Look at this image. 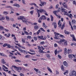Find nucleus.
<instances>
[{"label":"nucleus","instance_id":"a211bd4d","mask_svg":"<svg viewBox=\"0 0 76 76\" xmlns=\"http://www.w3.org/2000/svg\"><path fill=\"white\" fill-rule=\"evenodd\" d=\"M71 23L72 24H75V23H76V20H72Z\"/></svg>","mask_w":76,"mask_h":76},{"label":"nucleus","instance_id":"58836bf2","mask_svg":"<svg viewBox=\"0 0 76 76\" xmlns=\"http://www.w3.org/2000/svg\"><path fill=\"white\" fill-rule=\"evenodd\" d=\"M15 61L16 62H21V61L19 60H15Z\"/></svg>","mask_w":76,"mask_h":76},{"label":"nucleus","instance_id":"f3484780","mask_svg":"<svg viewBox=\"0 0 76 76\" xmlns=\"http://www.w3.org/2000/svg\"><path fill=\"white\" fill-rule=\"evenodd\" d=\"M40 3L41 4H42V6H44V4L45 5V4H46V2H45L41 1Z\"/></svg>","mask_w":76,"mask_h":76},{"label":"nucleus","instance_id":"de8ad7c7","mask_svg":"<svg viewBox=\"0 0 76 76\" xmlns=\"http://www.w3.org/2000/svg\"><path fill=\"white\" fill-rule=\"evenodd\" d=\"M59 37H61V38H64V36H63L62 35H60Z\"/></svg>","mask_w":76,"mask_h":76},{"label":"nucleus","instance_id":"473e14b6","mask_svg":"<svg viewBox=\"0 0 76 76\" xmlns=\"http://www.w3.org/2000/svg\"><path fill=\"white\" fill-rule=\"evenodd\" d=\"M30 57V55H27L25 56V58H29Z\"/></svg>","mask_w":76,"mask_h":76},{"label":"nucleus","instance_id":"cd10ccee","mask_svg":"<svg viewBox=\"0 0 76 76\" xmlns=\"http://www.w3.org/2000/svg\"><path fill=\"white\" fill-rule=\"evenodd\" d=\"M18 50L19 51H20L21 53H23V50H22V49H20V48H18Z\"/></svg>","mask_w":76,"mask_h":76},{"label":"nucleus","instance_id":"393cba45","mask_svg":"<svg viewBox=\"0 0 76 76\" xmlns=\"http://www.w3.org/2000/svg\"><path fill=\"white\" fill-rule=\"evenodd\" d=\"M65 41V40L64 39H61L60 41L59 42H60L61 43V42H63L64 41Z\"/></svg>","mask_w":76,"mask_h":76},{"label":"nucleus","instance_id":"5701e85b","mask_svg":"<svg viewBox=\"0 0 76 76\" xmlns=\"http://www.w3.org/2000/svg\"><path fill=\"white\" fill-rule=\"evenodd\" d=\"M1 63L3 64H5V63H6V62H5L4 60L3 59H1Z\"/></svg>","mask_w":76,"mask_h":76},{"label":"nucleus","instance_id":"dca6fc26","mask_svg":"<svg viewBox=\"0 0 76 76\" xmlns=\"http://www.w3.org/2000/svg\"><path fill=\"white\" fill-rule=\"evenodd\" d=\"M14 67L15 69H17V70H18V72H20L19 70V67H17L15 66H14Z\"/></svg>","mask_w":76,"mask_h":76},{"label":"nucleus","instance_id":"c03bdc74","mask_svg":"<svg viewBox=\"0 0 76 76\" xmlns=\"http://www.w3.org/2000/svg\"><path fill=\"white\" fill-rule=\"evenodd\" d=\"M34 6H35L37 8H39V7L37 6V4H35V3H34Z\"/></svg>","mask_w":76,"mask_h":76},{"label":"nucleus","instance_id":"0eeeda50","mask_svg":"<svg viewBox=\"0 0 76 76\" xmlns=\"http://www.w3.org/2000/svg\"><path fill=\"white\" fill-rule=\"evenodd\" d=\"M70 36L71 37H72L73 40H74V41H76V39L75 38V36H74V34H70Z\"/></svg>","mask_w":76,"mask_h":76},{"label":"nucleus","instance_id":"b1692460","mask_svg":"<svg viewBox=\"0 0 76 76\" xmlns=\"http://www.w3.org/2000/svg\"><path fill=\"white\" fill-rule=\"evenodd\" d=\"M64 33L65 34H66V35H68V34H69V32L68 31H67L66 30L64 31Z\"/></svg>","mask_w":76,"mask_h":76},{"label":"nucleus","instance_id":"aec40b11","mask_svg":"<svg viewBox=\"0 0 76 76\" xmlns=\"http://www.w3.org/2000/svg\"><path fill=\"white\" fill-rule=\"evenodd\" d=\"M39 28V27H38V25H36L34 26V29L35 30H37V29H38Z\"/></svg>","mask_w":76,"mask_h":76},{"label":"nucleus","instance_id":"774afa93","mask_svg":"<svg viewBox=\"0 0 76 76\" xmlns=\"http://www.w3.org/2000/svg\"><path fill=\"white\" fill-rule=\"evenodd\" d=\"M2 73H3V75H4L5 76H7L6 75V73H5V72H2Z\"/></svg>","mask_w":76,"mask_h":76},{"label":"nucleus","instance_id":"9d476101","mask_svg":"<svg viewBox=\"0 0 76 76\" xmlns=\"http://www.w3.org/2000/svg\"><path fill=\"white\" fill-rule=\"evenodd\" d=\"M66 15L68 16L71 19H72V17H73V16H72V14H70L69 15L68 14H66Z\"/></svg>","mask_w":76,"mask_h":76},{"label":"nucleus","instance_id":"052dcab7","mask_svg":"<svg viewBox=\"0 0 76 76\" xmlns=\"http://www.w3.org/2000/svg\"><path fill=\"white\" fill-rule=\"evenodd\" d=\"M38 47V50H41V47L39 46H37Z\"/></svg>","mask_w":76,"mask_h":76},{"label":"nucleus","instance_id":"4c0bfd02","mask_svg":"<svg viewBox=\"0 0 76 76\" xmlns=\"http://www.w3.org/2000/svg\"><path fill=\"white\" fill-rule=\"evenodd\" d=\"M61 69L63 71V70H64V66H63V65H61Z\"/></svg>","mask_w":76,"mask_h":76},{"label":"nucleus","instance_id":"a878e982","mask_svg":"<svg viewBox=\"0 0 76 76\" xmlns=\"http://www.w3.org/2000/svg\"><path fill=\"white\" fill-rule=\"evenodd\" d=\"M37 38H39V39H42V38H43V36H37Z\"/></svg>","mask_w":76,"mask_h":76},{"label":"nucleus","instance_id":"4d7b16f0","mask_svg":"<svg viewBox=\"0 0 76 76\" xmlns=\"http://www.w3.org/2000/svg\"><path fill=\"white\" fill-rule=\"evenodd\" d=\"M27 52V51H26L23 50V53L24 54H26Z\"/></svg>","mask_w":76,"mask_h":76},{"label":"nucleus","instance_id":"79ce46f5","mask_svg":"<svg viewBox=\"0 0 76 76\" xmlns=\"http://www.w3.org/2000/svg\"><path fill=\"white\" fill-rule=\"evenodd\" d=\"M24 32L26 34V35H29V33H28V32H27L26 31H24Z\"/></svg>","mask_w":76,"mask_h":76},{"label":"nucleus","instance_id":"ea45409f","mask_svg":"<svg viewBox=\"0 0 76 76\" xmlns=\"http://www.w3.org/2000/svg\"><path fill=\"white\" fill-rule=\"evenodd\" d=\"M64 44L65 45H67V42L66 41L64 42Z\"/></svg>","mask_w":76,"mask_h":76},{"label":"nucleus","instance_id":"a18cd8bd","mask_svg":"<svg viewBox=\"0 0 76 76\" xmlns=\"http://www.w3.org/2000/svg\"><path fill=\"white\" fill-rule=\"evenodd\" d=\"M37 37H34V40H35V41H37Z\"/></svg>","mask_w":76,"mask_h":76},{"label":"nucleus","instance_id":"72a5a7b5","mask_svg":"<svg viewBox=\"0 0 76 76\" xmlns=\"http://www.w3.org/2000/svg\"><path fill=\"white\" fill-rule=\"evenodd\" d=\"M40 29L42 31H43V32H45V30L43 28H40Z\"/></svg>","mask_w":76,"mask_h":76},{"label":"nucleus","instance_id":"1a4fd4ad","mask_svg":"<svg viewBox=\"0 0 76 76\" xmlns=\"http://www.w3.org/2000/svg\"><path fill=\"white\" fill-rule=\"evenodd\" d=\"M34 70H35V71H36V72L37 73H40V71L38 70V69H36V68H34Z\"/></svg>","mask_w":76,"mask_h":76},{"label":"nucleus","instance_id":"7ed1b4c3","mask_svg":"<svg viewBox=\"0 0 76 76\" xmlns=\"http://www.w3.org/2000/svg\"><path fill=\"white\" fill-rule=\"evenodd\" d=\"M54 34H55V36L54 37L55 39H59V37H58L57 35H59L60 34L58 33H57L56 32H55Z\"/></svg>","mask_w":76,"mask_h":76},{"label":"nucleus","instance_id":"6ab92c4d","mask_svg":"<svg viewBox=\"0 0 76 76\" xmlns=\"http://www.w3.org/2000/svg\"><path fill=\"white\" fill-rule=\"evenodd\" d=\"M57 11H55L53 12V13L55 16H58V15H57Z\"/></svg>","mask_w":76,"mask_h":76},{"label":"nucleus","instance_id":"49530a36","mask_svg":"<svg viewBox=\"0 0 76 76\" xmlns=\"http://www.w3.org/2000/svg\"><path fill=\"white\" fill-rule=\"evenodd\" d=\"M22 2L24 4H26V3H25V1L24 0H22Z\"/></svg>","mask_w":76,"mask_h":76},{"label":"nucleus","instance_id":"f257e3e1","mask_svg":"<svg viewBox=\"0 0 76 76\" xmlns=\"http://www.w3.org/2000/svg\"><path fill=\"white\" fill-rule=\"evenodd\" d=\"M37 13H38V18L40 17V14L39 13H42V12H44V13L46 12V11L42 9H39V10L38 9H37Z\"/></svg>","mask_w":76,"mask_h":76},{"label":"nucleus","instance_id":"0e129e2a","mask_svg":"<svg viewBox=\"0 0 76 76\" xmlns=\"http://www.w3.org/2000/svg\"><path fill=\"white\" fill-rule=\"evenodd\" d=\"M9 57H11V58H12H12H13V56H12V55H9Z\"/></svg>","mask_w":76,"mask_h":76},{"label":"nucleus","instance_id":"4be33fe9","mask_svg":"<svg viewBox=\"0 0 76 76\" xmlns=\"http://www.w3.org/2000/svg\"><path fill=\"white\" fill-rule=\"evenodd\" d=\"M5 7L7 8L12 9V7L9 6H6Z\"/></svg>","mask_w":76,"mask_h":76},{"label":"nucleus","instance_id":"f704fd0d","mask_svg":"<svg viewBox=\"0 0 76 76\" xmlns=\"http://www.w3.org/2000/svg\"><path fill=\"white\" fill-rule=\"evenodd\" d=\"M34 12V10H31L30 12V13L31 14V15H33Z\"/></svg>","mask_w":76,"mask_h":76},{"label":"nucleus","instance_id":"8fccbe9b","mask_svg":"<svg viewBox=\"0 0 76 76\" xmlns=\"http://www.w3.org/2000/svg\"><path fill=\"white\" fill-rule=\"evenodd\" d=\"M62 51V49H60L58 50V53H57V54H59V53L60 52H61Z\"/></svg>","mask_w":76,"mask_h":76},{"label":"nucleus","instance_id":"bf43d9fd","mask_svg":"<svg viewBox=\"0 0 76 76\" xmlns=\"http://www.w3.org/2000/svg\"><path fill=\"white\" fill-rule=\"evenodd\" d=\"M10 20H11V21H12V22H14V19H13V18H11Z\"/></svg>","mask_w":76,"mask_h":76},{"label":"nucleus","instance_id":"c9c22d12","mask_svg":"<svg viewBox=\"0 0 76 76\" xmlns=\"http://www.w3.org/2000/svg\"><path fill=\"white\" fill-rule=\"evenodd\" d=\"M50 17H51V21H53V17L52 15H50Z\"/></svg>","mask_w":76,"mask_h":76},{"label":"nucleus","instance_id":"09e8293b","mask_svg":"<svg viewBox=\"0 0 76 76\" xmlns=\"http://www.w3.org/2000/svg\"><path fill=\"white\" fill-rule=\"evenodd\" d=\"M30 51H31V52H32V53H35V51L32 49L30 50Z\"/></svg>","mask_w":76,"mask_h":76},{"label":"nucleus","instance_id":"6e6d98bb","mask_svg":"<svg viewBox=\"0 0 76 76\" xmlns=\"http://www.w3.org/2000/svg\"><path fill=\"white\" fill-rule=\"evenodd\" d=\"M28 53H29V54H31V55H34V54H35V53H31V52H28Z\"/></svg>","mask_w":76,"mask_h":76},{"label":"nucleus","instance_id":"bb28decb","mask_svg":"<svg viewBox=\"0 0 76 76\" xmlns=\"http://www.w3.org/2000/svg\"><path fill=\"white\" fill-rule=\"evenodd\" d=\"M68 57H69V58H70V59H72V58H73V56H72V55L71 54L69 55H68Z\"/></svg>","mask_w":76,"mask_h":76},{"label":"nucleus","instance_id":"37998d69","mask_svg":"<svg viewBox=\"0 0 76 76\" xmlns=\"http://www.w3.org/2000/svg\"><path fill=\"white\" fill-rule=\"evenodd\" d=\"M27 38H28V39H32L31 36H28L27 37Z\"/></svg>","mask_w":76,"mask_h":76},{"label":"nucleus","instance_id":"69168bd1","mask_svg":"<svg viewBox=\"0 0 76 76\" xmlns=\"http://www.w3.org/2000/svg\"><path fill=\"white\" fill-rule=\"evenodd\" d=\"M55 47H57L58 45L56 43H55L54 45Z\"/></svg>","mask_w":76,"mask_h":76},{"label":"nucleus","instance_id":"c85d7f7f","mask_svg":"<svg viewBox=\"0 0 76 76\" xmlns=\"http://www.w3.org/2000/svg\"><path fill=\"white\" fill-rule=\"evenodd\" d=\"M6 18L7 20V21H9V20H10V19H9V18L8 16H6Z\"/></svg>","mask_w":76,"mask_h":76},{"label":"nucleus","instance_id":"a19ab883","mask_svg":"<svg viewBox=\"0 0 76 76\" xmlns=\"http://www.w3.org/2000/svg\"><path fill=\"white\" fill-rule=\"evenodd\" d=\"M10 33H8V35L6 36V37H7V38H9V37H10Z\"/></svg>","mask_w":76,"mask_h":76},{"label":"nucleus","instance_id":"864d4df0","mask_svg":"<svg viewBox=\"0 0 76 76\" xmlns=\"http://www.w3.org/2000/svg\"><path fill=\"white\" fill-rule=\"evenodd\" d=\"M71 45H72V46H73V45H76V43H72V44H71Z\"/></svg>","mask_w":76,"mask_h":76},{"label":"nucleus","instance_id":"e2e57ef3","mask_svg":"<svg viewBox=\"0 0 76 76\" xmlns=\"http://www.w3.org/2000/svg\"><path fill=\"white\" fill-rule=\"evenodd\" d=\"M20 75L21 76H25V75H24L23 74H22V73H20Z\"/></svg>","mask_w":76,"mask_h":76},{"label":"nucleus","instance_id":"4468645a","mask_svg":"<svg viewBox=\"0 0 76 76\" xmlns=\"http://www.w3.org/2000/svg\"><path fill=\"white\" fill-rule=\"evenodd\" d=\"M13 6H16V7H20V5L17 4H13Z\"/></svg>","mask_w":76,"mask_h":76},{"label":"nucleus","instance_id":"f03ea898","mask_svg":"<svg viewBox=\"0 0 76 76\" xmlns=\"http://www.w3.org/2000/svg\"><path fill=\"white\" fill-rule=\"evenodd\" d=\"M20 18H18V20H19V19H20L21 20H22L23 22H24V23H27V21L26 20L25 18H24V17L22 16H20Z\"/></svg>","mask_w":76,"mask_h":76},{"label":"nucleus","instance_id":"7c9ffc66","mask_svg":"<svg viewBox=\"0 0 76 76\" xmlns=\"http://www.w3.org/2000/svg\"><path fill=\"white\" fill-rule=\"evenodd\" d=\"M58 53V52L57 51V49H56L55 51V55H57V54Z\"/></svg>","mask_w":76,"mask_h":76},{"label":"nucleus","instance_id":"2f4dec72","mask_svg":"<svg viewBox=\"0 0 76 76\" xmlns=\"http://www.w3.org/2000/svg\"><path fill=\"white\" fill-rule=\"evenodd\" d=\"M46 56L47 57H48V58H49V59H50V54H47Z\"/></svg>","mask_w":76,"mask_h":76},{"label":"nucleus","instance_id":"412c9836","mask_svg":"<svg viewBox=\"0 0 76 76\" xmlns=\"http://www.w3.org/2000/svg\"><path fill=\"white\" fill-rule=\"evenodd\" d=\"M47 69H48V71L50 72V73H52V71L51 70V69L49 67H47Z\"/></svg>","mask_w":76,"mask_h":76},{"label":"nucleus","instance_id":"ddd939ff","mask_svg":"<svg viewBox=\"0 0 76 76\" xmlns=\"http://www.w3.org/2000/svg\"><path fill=\"white\" fill-rule=\"evenodd\" d=\"M42 26L43 28H45V29H47V26L45 25V23H43Z\"/></svg>","mask_w":76,"mask_h":76},{"label":"nucleus","instance_id":"20e7f679","mask_svg":"<svg viewBox=\"0 0 76 76\" xmlns=\"http://www.w3.org/2000/svg\"><path fill=\"white\" fill-rule=\"evenodd\" d=\"M69 76H76V72L75 71H73L72 73L70 74Z\"/></svg>","mask_w":76,"mask_h":76},{"label":"nucleus","instance_id":"39448f33","mask_svg":"<svg viewBox=\"0 0 76 76\" xmlns=\"http://www.w3.org/2000/svg\"><path fill=\"white\" fill-rule=\"evenodd\" d=\"M40 18L42 20H46L47 19V18L46 17H45V15H42Z\"/></svg>","mask_w":76,"mask_h":76},{"label":"nucleus","instance_id":"5fc2aeb1","mask_svg":"<svg viewBox=\"0 0 76 76\" xmlns=\"http://www.w3.org/2000/svg\"><path fill=\"white\" fill-rule=\"evenodd\" d=\"M7 46V43H5L4 45H3V47H6Z\"/></svg>","mask_w":76,"mask_h":76},{"label":"nucleus","instance_id":"423d86ee","mask_svg":"<svg viewBox=\"0 0 76 76\" xmlns=\"http://www.w3.org/2000/svg\"><path fill=\"white\" fill-rule=\"evenodd\" d=\"M52 25H53L55 29H56V28H57V24L56 23L53 22Z\"/></svg>","mask_w":76,"mask_h":76},{"label":"nucleus","instance_id":"13d9d810","mask_svg":"<svg viewBox=\"0 0 76 76\" xmlns=\"http://www.w3.org/2000/svg\"><path fill=\"white\" fill-rule=\"evenodd\" d=\"M40 44H42V45H43L44 44V42L42 41L40 42Z\"/></svg>","mask_w":76,"mask_h":76},{"label":"nucleus","instance_id":"f8f14e48","mask_svg":"<svg viewBox=\"0 0 76 76\" xmlns=\"http://www.w3.org/2000/svg\"><path fill=\"white\" fill-rule=\"evenodd\" d=\"M72 50L68 49L67 52V54H71L72 53Z\"/></svg>","mask_w":76,"mask_h":76},{"label":"nucleus","instance_id":"338daca9","mask_svg":"<svg viewBox=\"0 0 76 76\" xmlns=\"http://www.w3.org/2000/svg\"><path fill=\"white\" fill-rule=\"evenodd\" d=\"M73 28H74V29H76V26L75 25H74L73 26Z\"/></svg>","mask_w":76,"mask_h":76},{"label":"nucleus","instance_id":"e433bc0d","mask_svg":"<svg viewBox=\"0 0 76 76\" xmlns=\"http://www.w3.org/2000/svg\"><path fill=\"white\" fill-rule=\"evenodd\" d=\"M3 27L1 26H0V31H2L3 30Z\"/></svg>","mask_w":76,"mask_h":76},{"label":"nucleus","instance_id":"c756f323","mask_svg":"<svg viewBox=\"0 0 76 76\" xmlns=\"http://www.w3.org/2000/svg\"><path fill=\"white\" fill-rule=\"evenodd\" d=\"M41 20H42L40 18L39 19V20H38V22H39V23H41L42 22L41 21Z\"/></svg>","mask_w":76,"mask_h":76},{"label":"nucleus","instance_id":"680f3d73","mask_svg":"<svg viewBox=\"0 0 76 76\" xmlns=\"http://www.w3.org/2000/svg\"><path fill=\"white\" fill-rule=\"evenodd\" d=\"M58 7V4H57L56 5V9H57Z\"/></svg>","mask_w":76,"mask_h":76},{"label":"nucleus","instance_id":"9b49d317","mask_svg":"<svg viewBox=\"0 0 76 76\" xmlns=\"http://www.w3.org/2000/svg\"><path fill=\"white\" fill-rule=\"evenodd\" d=\"M63 64L64 66L65 67H67V66H68L67 63V62L66 61H64L63 62Z\"/></svg>","mask_w":76,"mask_h":76},{"label":"nucleus","instance_id":"603ef678","mask_svg":"<svg viewBox=\"0 0 76 76\" xmlns=\"http://www.w3.org/2000/svg\"><path fill=\"white\" fill-rule=\"evenodd\" d=\"M61 9L62 11H64V10H65V9H64V8H63V7H61Z\"/></svg>","mask_w":76,"mask_h":76},{"label":"nucleus","instance_id":"3c124183","mask_svg":"<svg viewBox=\"0 0 76 76\" xmlns=\"http://www.w3.org/2000/svg\"><path fill=\"white\" fill-rule=\"evenodd\" d=\"M3 14H8V12H6V11H4L3 12Z\"/></svg>","mask_w":76,"mask_h":76},{"label":"nucleus","instance_id":"6e6552de","mask_svg":"<svg viewBox=\"0 0 76 76\" xmlns=\"http://www.w3.org/2000/svg\"><path fill=\"white\" fill-rule=\"evenodd\" d=\"M62 4L63 5V6L64 7L67 9V4H66V2L63 3V4Z\"/></svg>","mask_w":76,"mask_h":76},{"label":"nucleus","instance_id":"2eb2a0df","mask_svg":"<svg viewBox=\"0 0 76 76\" xmlns=\"http://www.w3.org/2000/svg\"><path fill=\"white\" fill-rule=\"evenodd\" d=\"M38 52H39V53H45V52L43 51V50L42 49H40L39 50H38Z\"/></svg>","mask_w":76,"mask_h":76}]
</instances>
